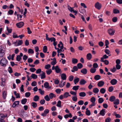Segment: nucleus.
<instances>
[{
	"label": "nucleus",
	"instance_id": "f257e3e1",
	"mask_svg": "<svg viewBox=\"0 0 122 122\" xmlns=\"http://www.w3.org/2000/svg\"><path fill=\"white\" fill-rule=\"evenodd\" d=\"M7 61L5 58H2L0 61V64L3 66H5L8 63Z\"/></svg>",
	"mask_w": 122,
	"mask_h": 122
},
{
	"label": "nucleus",
	"instance_id": "f03ea898",
	"mask_svg": "<svg viewBox=\"0 0 122 122\" xmlns=\"http://www.w3.org/2000/svg\"><path fill=\"white\" fill-rule=\"evenodd\" d=\"M60 43L61 44V46L60 47V49H59V48L58 49L57 52L59 53L62 52V49L64 48L62 42L61 41H60Z\"/></svg>",
	"mask_w": 122,
	"mask_h": 122
},
{
	"label": "nucleus",
	"instance_id": "7ed1b4c3",
	"mask_svg": "<svg viewBox=\"0 0 122 122\" xmlns=\"http://www.w3.org/2000/svg\"><path fill=\"white\" fill-rule=\"evenodd\" d=\"M115 32V30L113 29H110L108 30V33L111 36L113 35Z\"/></svg>",
	"mask_w": 122,
	"mask_h": 122
},
{
	"label": "nucleus",
	"instance_id": "20e7f679",
	"mask_svg": "<svg viewBox=\"0 0 122 122\" xmlns=\"http://www.w3.org/2000/svg\"><path fill=\"white\" fill-rule=\"evenodd\" d=\"M24 24V23L22 22H20L17 23L16 24L17 27L18 28H20L23 26Z\"/></svg>",
	"mask_w": 122,
	"mask_h": 122
},
{
	"label": "nucleus",
	"instance_id": "39448f33",
	"mask_svg": "<svg viewBox=\"0 0 122 122\" xmlns=\"http://www.w3.org/2000/svg\"><path fill=\"white\" fill-rule=\"evenodd\" d=\"M117 80L115 79H113L110 81V83L113 85L116 84L117 83Z\"/></svg>",
	"mask_w": 122,
	"mask_h": 122
},
{
	"label": "nucleus",
	"instance_id": "423d86ee",
	"mask_svg": "<svg viewBox=\"0 0 122 122\" xmlns=\"http://www.w3.org/2000/svg\"><path fill=\"white\" fill-rule=\"evenodd\" d=\"M41 72L42 73L41 75H39V76H41V79H43L45 78L46 77V76H45L46 74L45 72H43V71H42Z\"/></svg>",
	"mask_w": 122,
	"mask_h": 122
},
{
	"label": "nucleus",
	"instance_id": "0eeeda50",
	"mask_svg": "<svg viewBox=\"0 0 122 122\" xmlns=\"http://www.w3.org/2000/svg\"><path fill=\"white\" fill-rule=\"evenodd\" d=\"M95 8H101L102 7V5L98 2L95 4Z\"/></svg>",
	"mask_w": 122,
	"mask_h": 122
},
{
	"label": "nucleus",
	"instance_id": "6e6552de",
	"mask_svg": "<svg viewBox=\"0 0 122 122\" xmlns=\"http://www.w3.org/2000/svg\"><path fill=\"white\" fill-rule=\"evenodd\" d=\"M105 109H103L102 110L100 111L99 114L101 115L104 116L105 114Z\"/></svg>",
	"mask_w": 122,
	"mask_h": 122
},
{
	"label": "nucleus",
	"instance_id": "1a4fd4ad",
	"mask_svg": "<svg viewBox=\"0 0 122 122\" xmlns=\"http://www.w3.org/2000/svg\"><path fill=\"white\" fill-rule=\"evenodd\" d=\"M55 70L56 72L57 73H59L61 71V69L59 68L58 66H55Z\"/></svg>",
	"mask_w": 122,
	"mask_h": 122
},
{
	"label": "nucleus",
	"instance_id": "9d476101",
	"mask_svg": "<svg viewBox=\"0 0 122 122\" xmlns=\"http://www.w3.org/2000/svg\"><path fill=\"white\" fill-rule=\"evenodd\" d=\"M104 81H100L98 82L97 85L99 87H101L104 85Z\"/></svg>",
	"mask_w": 122,
	"mask_h": 122
},
{
	"label": "nucleus",
	"instance_id": "9b49d317",
	"mask_svg": "<svg viewBox=\"0 0 122 122\" xmlns=\"http://www.w3.org/2000/svg\"><path fill=\"white\" fill-rule=\"evenodd\" d=\"M86 82V81L84 79H81L79 82L80 84L81 85H84Z\"/></svg>",
	"mask_w": 122,
	"mask_h": 122
},
{
	"label": "nucleus",
	"instance_id": "f8f14e48",
	"mask_svg": "<svg viewBox=\"0 0 122 122\" xmlns=\"http://www.w3.org/2000/svg\"><path fill=\"white\" fill-rule=\"evenodd\" d=\"M19 101H15L13 104L12 107L13 108H15L17 105L19 104Z\"/></svg>",
	"mask_w": 122,
	"mask_h": 122
},
{
	"label": "nucleus",
	"instance_id": "ddd939ff",
	"mask_svg": "<svg viewBox=\"0 0 122 122\" xmlns=\"http://www.w3.org/2000/svg\"><path fill=\"white\" fill-rule=\"evenodd\" d=\"M5 55V53L4 52V51L1 49L0 50V57H2Z\"/></svg>",
	"mask_w": 122,
	"mask_h": 122
},
{
	"label": "nucleus",
	"instance_id": "4468645a",
	"mask_svg": "<svg viewBox=\"0 0 122 122\" xmlns=\"http://www.w3.org/2000/svg\"><path fill=\"white\" fill-rule=\"evenodd\" d=\"M81 72L83 74H86L87 73V70L86 68H83L81 70Z\"/></svg>",
	"mask_w": 122,
	"mask_h": 122
},
{
	"label": "nucleus",
	"instance_id": "2eb2a0df",
	"mask_svg": "<svg viewBox=\"0 0 122 122\" xmlns=\"http://www.w3.org/2000/svg\"><path fill=\"white\" fill-rule=\"evenodd\" d=\"M73 70H71V71L73 72H75V71H76L78 70V68L76 66H74L73 68Z\"/></svg>",
	"mask_w": 122,
	"mask_h": 122
},
{
	"label": "nucleus",
	"instance_id": "dca6fc26",
	"mask_svg": "<svg viewBox=\"0 0 122 122\" xmlns=\"http://www.w3.org/2000/svg\"><path fill=\"white\" fill-rule=\"evenodd\" d=\"M61 78L62 80H64L66 79V76L65 73L62 74L61 76Z\"/></svg>",
	"mask_w": 122,
	"mask_h": 122
},
{
	"label": "nucleus",
	"instance_id": "f3484780",
	"mask_svg": "<svg viewBox=\"0 0 122 122\" xmlns=\"http://www.w3.org/2000/svg\"><path fill=\"white\" fill-rule=\"evenodd\" d=\"M116 97L114 96H112L110 97L109 100L111 102H112L114 101Z\"/></svg>",
	"mask_w": 122,
	"mask_h": 122
},
{
	"label": "nucleus",
	"instance_id": "a211bd4d",
	"mask_svg": "<svg viewBox=\"0 0 122 122\" xmlns=\"http://www.w3.org/2000/svg\"><path fill=\"white\" fill-rule=\"evenodd\" d=\"M86 57L88 60H90L92 58V54L90 53H88Z\"/></svg>",
	"mask_w": 122,
	"mask_h": 122
},
{
	"label": "nucleus",
	"instance_id": "6ab92c4d",
	"mask_svg": "<svg viewBox=\"0 0 122 122\" xmlns=\"http://www.w3.org/2000/svg\"><path fill=\"white\" fill-rule=\"evenodd\" d=\"M39 99V97L38 95L35 96L33 98V100L34 101L36 102L38 101Z\"/></svg>",
	"mask_w": 122,
	"mask_h": 122
},
{
	"label": "nucleus",
	"instance_id": "aec40b11",
	"mask_svg": "<svg viewBox=\"0 0 122 122\" xmlns=\"http://www.w3.org/2000/svg\"><path fill=\"white\" fill-rule=\"evenodd\" d=\"M113 12L114 14H116L119 13V10L117 9H115L113 10Z\"/></svg>",
	"mask_w": 122,
	"mask_h": 122
},
{
	"label": "nucleus",
	"instance_id": "412c9836",
	"mask_svg": "<svg viewBox=\"0 0 122 122\" xmlns=\"http://www.w3.org/2000/svg\"><path fill=\"white\" fill-rule=\"evenodd\" d=\"M101 77V76L99 75H97L95 76L94 78L97 80H99Z\"/></svg>",
	"mask_w": 122,
	"mask_h": 122
},
{
	"label": "nucleus",
	"instance_id": "4be33fe9",
	"mask_svg": "<svg viewBox=\"0 0 122 122\" xmlns=\"http://www.w3.org/2000/svg\"><path fill=\"white\" fill-rule=\"evenodd\" d=\"M77 66L78 69H80L83 67V66L81 63H79L77 64Z\"/></svg>",
	"mask_w": 122,
	"mask_h": 122
},
{
	"label": "nucleus",
	"instance_id": "5701e85b",
	"mask_svg": "<svg viewBox=\"0 0 122 122\" xmlns=\"http://www.w3.org/2000/svg\"><path fill=\"white\" fill-rule=\"evenodd\" d=\"M49 96L50 97V98L51 99H52L54 97H56V95H54V94L52 93H50L49 95Z\"/></svg>",
	"mask_w": 122,
	"mask_h": 122
},
{
	"label": "nucleus",
	"instance_id": "b1692460",
	"mask_svg": "<svg viewBox=\"0 0 122 122\" xmlns=\"http://www.w3.org/2000/svg\"><path fill=\"white\" fill-rule=\"evenodd\" d=\"M14 6L12 4H11L9 7L6 5H4L3 6L2 8H14Z\"/></svg>",
	"mask_w": 122,
	"mask_h": 122
},
{
	"label": "nucleus",
	"instance_id": "393cba45",
	"mask_svg": "<svg viewBox=\"0 0 122 122\" xmlns=\"http://www.w3.org/2000/svg\"><path fill=\"white\" fill-rule=\"evenodd\" d=\"M114 104L117 105L119 103V101L118 99H116L113 102Z\"/></svg>",
	"mask_w": 122,
	"mask_h": 122
},
{
	"label": "nucleus",
	"instance_id": "a878e982",
	"mask_svg": "<svg viewBox=\"0 0 122 122\" xmlns=\"http://www.w3.org/2000/svg\"><path fill=\"white\" fill-rule=\"evenodd\" d=\"M80 12L82 13H84L85 12V11L84 8H79V9Z\"/></svg>",
	"mask_w": 122,
	"mask_h": 122
},
{
	"label": "nucleus",
	"instance_id": "bb28decb",
	"mask_svg": "<svg viewBox=\"0 0 122 122\" xmlns=\"http://www.w3.org/2000/svg\"><path fill=\"white\" fill-rule=\"evenodd\" d=\"M7 116V115H5L3 114H0V120L3 119L5 117Z\"/></svg>",
	"mask_w": 122,
	"mask_h": 122
},
{
	"label": "nucleus",
	"instance_id": "cd10ccee",
	"mask_svg": "<svg viewBox=\"0 0 122 122\" xmlns=\"http://www.w3.org/2000/svg\"><path fill=\"white\" fill-rule=\"evenodd\" d=\"M79 96L81 97H84L86 96L85 93L84 92H81L79 93Z\"/></svg>",
	"mask_w": 122,
	"mask_h": 122
},
{
	"label": "nucleus",
	"instance_id": "c85d7f7f",
	"mask_svg": "<svg viewBox=\"0 0 122 122\" xmlns=\"http://www.w3.org/2000/svg\"><path fill=\"white\" fill-rule=\"evenodd\" d=\"M31 77L33 79H36L37 78V76L35 74L32 73Z\"/></svg>",
	"mask_w": 122,
	"mask_h": 122
},
{
	"label": "nucleus",
	"instance_id": "c756f323",
	"mask_svg": "<svg viewBox=\"0 0 122 122\" xmlns=\"http://www.w3.org/2000/svg\"><path fill=\"white\" fill-rule=\"evenodd\" d=\"M7 95L6 92L5 91H4L2 93V96L4 99H5Z\"/></svg>",
	"mask_w": 122,
	"mask_h": 122
},
{
	"label": "nucleus",
	"instance_id": "7c9ffc66",
	"mask_svg": "<svg viewBox=\"0 0 122 122\" xmlns=\"http://www.w3.org/2000/svg\"><path fill=\"white\" fill-rule=\"evenodd\" d=\"M27 101V99L26 98H24L22 100L21 103L23 104H25Z\"/></svg>",
	"mask_w": 122,
	"mask_h": 122
},
{
	"label": "nucleus",
	"instance_id": "2f4dec72",
	"mask_svg": "<svg viewBox=\"0 0 122 122\" xmlns=\"http://www.w3.org/2000/svg\"><path fill=\"white\" fill-rule=\"evenodd\" d=\"M78 62V60L77 59L73 58L72 59V62L73 64H76Z\"/></svg>",
	"mask_w": 122,
	"mask_h": 122
},
{
	"label": "nucleus",
	"instance_id": "473e14b6",
	"mask_svg": "<svg viewBox=\"0 0 122 122\" xmlns=\"http://www.w3.org/2000/svg\"><path fill=\"white\" fill-rule=\"evenodd\" d=\"M96 69L95 68H92L90 70V72L92 73H94L96 71Z\"/></svg>",
	"mask_w": 122,
	"mask_h": 122
},
{
	"label": "nucleus",
	"instance_id": "72a5a7b5",
	"mask_svg": "<svg viewBox=\"0 0 122 122\" xmlns=\"http://www.w3.org/2000/svg\"><path fill=\"white\" fill-rule=\"evenodd\" d=\"M31 105L34 108H36L37 106V103L35 102H32L31 103Z\"/></svg>",
	"mask_w": 122,
	"mask_h": 122
},
{
	"label": "nucleus",
	"instance_id": "f704fd0d",
	"mask_svg": "<svg viewBox=\"0 0 122 122\" xmlns=\"http://www.w3.org/2000/svg\"><path fill=\"white\" fill-rule=\"evenodd\" d=\"M79 87V86H75L73 87L72 89L73 90L76 91L77 90Z\"/></svg>",
	"mask_w": 122,
	"mask_h": 122
},
{
	"label": "nucleus",
	"instance_id": "c9c22d12",
	"mask_svg": "<svg viewBox=\"0 0 122 122\" xmlns=\"http://www.w3.org/2000/svg\"><path fill=\"white\" fill-rule=\"evenodd\" d=\"M69 93L68 92H66L64 94L63 97L64 98H66L67 97L69 96Z\"/></svg>",
	"mask_w": 122,
	"mask_h": 122
},
{
	"label": "nucleus",
	"instance_id": "e433bc0d",
	"mask_svg": "<svg viewBox=\"0 0 122 122\" xmlns=\"http://www.w3.org/2000/svg\"><path fill=\"white\" fill-rule=\"evenodd\" d=\"M104 101L103 99L102 98H99L98 100V102L99 103H101L103 102Z\"/></svg>",
	"mask_w": 122,
	"mask_h": 122
},
{
	"label": "nucleus",
	"instance_id": "4c0bfd02",
	"mask_svg": "<svg viewBox=\"0 0 122 122\" xmlns=\"http://www.w3.org/2000/svg\"><path fill=\"white\" fill-rule=\"evenodd\" d=\"M47 50V47L46 46H45L43 48V51L44 53L46 52Z\"/></svg>",
	"mask_w": 122,
	"mask_h": 122
},
{
	"label": "nucleus",
	"instance_id": "58836bf2",
	"mask_svg": "<svg viewBox=\"0 0 122 122\" xmlns=\"http://www.w3.org/2000/svg\"><path fill=\"white\" fill-rule=\"evenodd\" d=\"M61 102L60 101H59L57 102V104L56 105V106L59 107H61Z\"/></svg>",
	"mask_w": 122,
	"mask_h": 122
},
{
	"label": "nucleus",
	"instance_id": "ea45409f",
	"mask_svg": "<svg viewBox=\"0 0 122 122\" xmlns=\"http://www.w3.org/2000/svg\"><path fill=\"white\" fill-rule=\"evenodd\" d=\"M99 90L97 88H96L94 89L93 91V92L95 93H97L99 92Z\"/></svg>",
	"mask_w": 122,
	"mask_h": 122
},
{
	"label": "nucleus",
	"instance_id": "a19ab883",
	"mask_svg": "<svg viewBox=\"0 0 122 122\" xmlns=\"http://www.w3.org/2000/svg\"><path fill=\"white\" fill-rule=\"evenodd\" d=\"M28 52L29 54H33L34 52L33 50L31 49H29L28 50Z\"/></svg>",
	"mask_w": 122,
	"mask_h": 122
},
{
	"label": "nucleus",
	"instance_id": "79ce46f5",
	"mask_svg": "<svg viewBox=\"0 0 122 122\" xmlns=\"http://www.w3.org/2000/svg\"><path fill=\"white\" fill-rule=\"evenodd\" d=\"M100 92L102 94H104L106 92V90L104 88H102L100 90Z\"/></svg>",
	"mask_w": 122,
	"mask_h": 122
},
{
	"label": "nucleus",
	"instance_id": "37998d69",
	"mask_svg": "<svg viewBox=\"0 0 122 122\" xmlns=\"http://www.w3.org/2000/svg\"><path fill=\"white\" fill-rule=\"evenodd\" d=\"M96 101V99L95 97H93L91 99V101L92 103H95Z\"/></svg>",
	"mask_w": 122,
	"mask_h": 122
},
{
	"label": "nucleus",
	"instance_id": "c03bdc74",
	"mask_svg": "<svg viewBox=\"0 0 122 122\" xmlns=\"http://www.w3.org/2000/svg\"><path fill=\"white\" fill-rule=\"evenodd\" d=\"M79 79L78 78L75 79L74 80V82L75 84H76L77 83H78L79 82Z\"/></svg>",
	"mask_w": 122,
	"mask_h": 122
},
{
	"label": "nucleus",
	"instance_id": "a18cd8bd",
	"mask_svg": "<svg viewBox=\"0 0 122 122\" xmlns=\"http://www.w3.org/2000/svg\"><path fill=\"white\" fill-rule=\"evenodd\" d=\"M52 72V71L51 69H49L48 70L46 71V73L48 75H50Z\"/></svg>",
	"mask_w": 122,
	"mask_h": 122
},
{
	"label": "nucleus",
	"instance_id": "49530a36",
	"mask_svg": "<svg viewBox=\"0 0 122 122\" xmlns=\"http://www.w3.org/2000/svg\"><path fill=\"white\" fill-rule=\"evenodd\" d=\"M21 57L19 55H18L17 56L16 58V60L18 61H20L21 60Z\"/></svg>",
	"mask_w": 122,
	"mask_h": 122
},
{
	"label": "nucleus",
	"instance_id": "de8ad7c7",
	"mask_svg": "<svg viewBox=\"0 0 122 122\" xmlns=\"http://www.w3.org/2000/svg\"><path fill=\"white\" fill-rule=\"evenodd\" d=\"M44 86L46 88H47L49 86V83L47 82H45L44 84Z\"/></svg>",
	"mask_w": 122,
	"mask_h": 122
},
{
	"label": "nucleus",
	"instance_id": "09e8293b",
	"mask_svg": "<svg viewBox=\"0 0 122 122\" xmlns=\"http://www.w3.org/2000/svg\"><path fill=\"white\" fill-rule=\"evenodd\" d=\"M44 98L47 101H49L50 100V98L49 97L48 95H46L45 97Z\"/></svg>",
	"mask_w": 122,
	"mask_h": 122
},
{
	"label": "nucleus",
	"instance_id": "8fccbe9b",
	"mask_svg": "<svg viewBox=\"0 0 122 122\" xmlns=\"http://www.w3.org/2000/svg\"><path fill=\"white\" fill-rule=\"evenodd\" d=\"M117 20V18L116 17H113L112 19V21L114 22H116Z\"/></svg>",
	"mask_w": 122,
	"mask_h": 122
},
{
	"label": "nucleus",
	"instance_id": "3c124183",
	"mask_svg": "<svg viewBox=\"0 0 122 122\" xmlns=\"http://www.w3.org/2000/svg\"><path fill=\"white\" fill-rule=\"evenodd\" d=\"M40 93L42 95H43L44 94V91L42 90L41 89H38Z\"/></svg>",
	"mask_w": 122,
	"mask_h": 122
},
{
	"label": "nucleus",
	"instance_id": "603ef678",
	"mask_svg": "<svg viewBox=\"0 0 122 122\" xmlns=\"http://www.w3.org/2000/svg\"><path fill=\"white\" fill-rule=\"evenodd\" d=\"M30 95V92H26L25 93V96L26 97H29Z\"/></svg>",
	"mask_w": 122,
	"mask_h": 122
},
{
	"label": "nucleus",
	"instance_id": "864d4df0",
	"mask_svg": "<svg viewBox=\"0 0 122 122\" xmlns=\"http://www.w3.org/2000/svg\"><path fill=\"white\" fill-rule=\"evenodd\" d=\"M23 44V41L22 40H19L18 41V45H16V46H18L19 45H20L22 44Z\"/></svg>",
	"mask_w": 122,
	"mask_h": 122
},
{
	"label": "nucleus",
	"instance_id": "5fc2aeb1",
	"mask_svg": "<svg viewBox=\"0 0 122 122\" xmlns=\"http://www.w3.org/2000/svg\"><path fill=\"white\" fill-rule=\"evenodd\" d=\"M113 90V87L112 86L109 87L108 88V91L110 92H112Z\"/></svg>",
	"mask_w": 122,
	"mask_h": 122
},
{
	"label": "nucleus",
	"instance_id": "6e6d98bb",
	"mask_svg": "<svg viewBox=\"0 0 122 122\" xmlns=\"http://www.w3.org/2000/svg\"><path fill=\"white\" fill-rule=\"evenodd\" d=\"M98 66L97 64L96 63H95L93 65V67L94 68H97Z\"/></svg>",
	"mask_w": 122,
	"mask_h": 122
},
{
	"label": "nucleus",
	"instance_id": "4d7b16f0",
	"mask_svg": "<svg viewBox=\"0 0 122 122\" xmlns=\"http://www.w3.org/2000/svg\"><path fill=\"white\" fill-rule=\"evenodd\" d=\"M78 104L80 105H82L84 104V102L83 101L80 100L78 102Z\"/></svg>",
	"mask_w": 122,
	"mask_h": 122
},
{
	"label": "nucleus",
	"instance_id": "13d9d810",
	"mask_svg": "<svg viewBox=\"0 0 122 122\" xmlns=\"http://www.w3.org/2000/svg\"><path fill=\"white\" fill-rule=\"evenodd\" d=\"M111 121V119L109 117H108L106 118L105 120V122H110Z\"/></svg>",
	"mask_w": 122,
	"mask_h": 122
},
{
	"label": "nucleus",
	"instance_id": "bf43d9fd",
	"mask_svg": "<svg viewBox=\"0 0 122 122\" xmlns=\"http://www.w3.org/2000/svg\"><path fill=\"white\" fill-rule=\"evenodd\" d=\"M72 100L74 102H76L77 100V98L76 96L73 97L72 98Z\"/></svg>",
	"mask_w": 122,
	"mask_h": 122
},
{
	"label": "nucleus",
	"instance_id": "052dcab7",
	"mask_svg": "<svg viewBox=\"0 0 122 122\" xmlns=\"http://www.w3.org/2000/svg\"><path fill=\"white\" fill-rule=\"evenodd\" d=\"M45 102V101L44 99H42L40 101V103L41 104H43Z\"/></svg>",
	"mask_w": 122,
	"mask_h": 122
},
{
	"label": "nucleus",
	"instance_id": "680f3d73",
	"mask_svg": "<svg viewBox=\"0 0 122 122\" xmlns=\"http://www.w3.org/2000/svg\"><path fill=\"white\" fill-rule=\"evenodd\" d=\"M28 56L25 55H24L23 57V60L24 61H25L27 59Z\"/></svg>",
	"mask_w": 122,
	"mask_h": 122
},
{
	"label": "nucleus",
	"instance_id": "e2e57ef3",
	"mask_svg": "<svg viewBox=\"0 0 122 122\" xmlns=\"http://www.w3.org/2000/svg\"><path fill=\"white\" fill-rule=\"evenodd\" d=\"M51 67V65L50 64H48L45 65V68L46 69H48Z\"/></svg>",
	"mask_w": 122,
	"mask_h": 122
},
{
	"label": "nucleus",
	"instance_id": "0e129e2a",
	"mask_svg": "<svg viewBox=\"0 0 122 122\" xmlns=\"http://www.w3.org/2000/svg\"><path fill=\"white\" fill-rule=\"evenodd\" d=\"M56 39L55 38L53 37L50 38V41H51V42L55 41H56Z\"/></svg>",
	"mask_w": 122,
	"mask_h": 122
},
{
	"label": "nucleus",
	"instance_id": "69168bd1",
	"mask_svg": "<svg viewBox=\"0 0 122 122\" xmlns=\"http://www.w3.org/2000/svg\"><path fill=\"white\" fill-rule=\"evenodd\" d=\"M30 70L32 72H34L36 70V69L34 68H30Z\"/></svg>",
	"mask_w": 122,
	"mask_h": 122
},
{
	"label": "nucleus",
	"instance_id": "338daca9",
	"mask_svg": "<svg viewBox=\"0 0 122 122\" xmlns=\"http://www.w3.org/2000/svg\"><path fill=\"white\" fill-rule=\"evenodd\" d=\"M73 78L74 77L73 76H71L69 77V80L70 81H71L73 80Z\"/></svg>",
	"mask_w": 122,
	"mask_h": 122
},
{
	"label": "nucleus",
	"instance_id": "774afa93",
	"mask_svg": "<svg viewBox=\"0 0 122 122\" xmlns=\"http://www.w3.org/2000/svg\"><path fill=\"white\" fill-rule=\"evenodd\" d=\"M116 69L115 67L114 66L112 69H111L110 71L113 72H114L116 71Z\"/></svg>",
	"mask_w": 122,
	"mask_h": 122
}]
</instances>
